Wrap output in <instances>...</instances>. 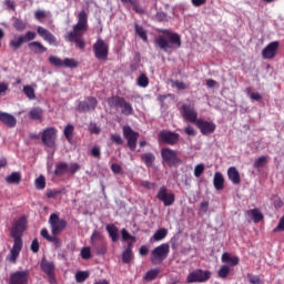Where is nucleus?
Masks as SVG:
<instances>
[{
	"mask_svg": "<svg viewBox=\"0 0 284 284\" xmlns=\"http://www.w3.org/2000/svg\"><path fill=\"white\" fill-rule=\"evenodd\" d=\"M173 88H176L178 90H187V84L183 81L174 80L172 81Z\"/></svg>",
	"mask_w": 284,
	"mask_h": 284,
	"instance_id": "nucleus-54",
	"label": "nucleus"
},
{
	"mask_svg": "<svg viewBox=\"0 0 284 284\" xmlns=\"http://www.w3.org/2000/svg\"><path fill=\"white\" fill-rule=\"evenodd\" d=\"M121 234L122 241H136V237L132 236L125 229H122Z\"/></svg>",
	"mask_w": 284,
	"mask_h": 284,
	"instance_id": "nucleus-53",
	"label": "nucleus"
},
{
	"mask_svg": "<svg viewBox=\"0 0 284 284\" xmlns=\"http://www.w3.org/2000/svg\"><path fill=\"white\" fill-rule=\"evenodd\" d=\"M91 154L94 159H101V148L99 146H93L91 149Z\"/></svg>",
	"mask_w": 284,
	"mask_h": 284,
	"instance_id": "nucleus-61",
	"label": "nucleus"
},
{
	"mask_svg": "<svg viewBox=\"0 0 284 284\" xmlns=\"http://www.w3.org/2000/svg\"><path fill=\"white\" fill-rule=\"evenodd\" d=\"M221 261H222V263H226V265H229V267H236V265H239V263H241V260L239 258V256L232 255L227 252L222 254Z\"/></svg>",
	"mask_w": 284,
	"mask_h": 284,
	"instance_id": "nucleus-23",
	"label": "nucleus"
},
{
	"mask_svg": "<svg viewBox=\"0 0 284 284\" xmlns=\"http://www.w3.org/2000/svg\"><path fill=\"white\" fill-rule=\"evenodd\" d=\"M213 185L215 190H223L225 187V178H223V173L216 172L214 174Z\"/></svg>",
	"mask_w": 284,
	"mask_h": 284,
	"instance_id": "nucleus-27",
	"label": "nucleus"
},
{
	"mask_svg": "<svg viewBox=\"0 0 284 284\" xmlns=\"http://www.w3.org/2000/svg\"><path fill=\"white\" fill-rule=\"evenodd\" d=\"M62 65H64V68H79V62L73 58H65Z\"/></svg>",
	"mask_w": 284,
	"mask_h": 284,
	"instance_id": "nucleus-45",
	"label": "nucleus"
},
{
	"mask_svg": "<svg viewBox=\"0 0 284 284\" xmlns=\"http://www.w3.org/2000/svg\"><path fill=\"white\" fill-rule=\"evenodd\" d=\"M180 138L181 135H179V133L166 130H162L158 134L159 143H164L165 145H176Z\"/></svg>",
	"mask_w": 284,
	"mask_h": 284,
	"instance_id": "nucleus-13",
	"label": "nucleus"
},
{
	"mask_svg": "<svg viewBox=\"0 0 284 284\" xmlns=\"http://www.w3.org/2000/svg\"><path fill=\"white\" fill-rule=\"evenodd\" d=\"M40 270L45 273L50 284H57V265H54V262L42 257L40 262Z\"/></svg>",
	"mask_w": 284,
	"mask_h": 284,
	"instance_id": "nucleus-9",
	"label": "nucleus"
},
{
	"mask_svg": "<svg viewBox=\"0 0 284 284\" xmlns=\"http://www.w3.org/2000/svg\"><path fill=\"white\" fill-rule=\"evenodd\" d=\"M161 274V270L159 268H153L146 272V274L143 276L144 281H148L149 283L152 281H156V276Z\"/></svg>",
	"mask_w": 284,
	"mask_h": 284,
	"instance_id": "nucleus-31",
	"label": "nucleus"
},
{
	"mask_svg": "<svg viewBox=\"0 0 284 284\" xmlns=\"http://www.w3.org/2000/svg\"><path fill=\"white\" fill-rule=\"evenodd\" d=\"M205 172V164H197L194 168V176L196 179L201 178V175Z\"/></svg>",
	"mask_w": 284,
	"mask_h": 284,
	"instance_id": "nucleus-50",
	"label": "nucleus"
},
{
	"mask_svg": "<svg viewBox=\"0 0 284 284\" xmlns=\"http://www.w3.org/2000/svg\"><path fill=\"white\" fill-rule=\"evenodd\" d=\"M0 123H3L7 128H17V118L8 112L0 111Z\"/></svg>",
	"mask_w": 284,
	"mask_h": 284,
	"instance_id": "nucleus-22",
	"label": "nucleus"
},
{
	"mask_svg": "<svg viewBox=\"0 0 284 284\" xmlns=\"http://www.w3.org/2000/svg\"><path fill=\"white\" fill-rule=\"evenodd\" d=\"M79 170H81V166L79 165V163H71L68 166V171L67 172H70V174H77V172H79Z\"/></svg>",
	"mask_w": 284,
	"mask_h": 284,
	"instance_id": "nucleus-56",
	"label": "nucleus"
},
{
	"mask_svg": "<svg viewBox=\"0 0 284 284\" xmlns=\"http://www.w3.org/2000/svg\"><path fill=\"white\" fill-rule=\"evenodd\" d=\"M161 156L163 163H166L169 168H179L183 161L179 158V153L171 148H162L161 149Z\"/></svg>",
	"mask_w": 284,
	"mask_h": 284,
	"instance_id": "nucleus-6",
	"label": "nucleus"
},
{
	"mask_svg": "<svg viewBox=\"0 0 284 284\" xmlns=\"http://www.w3.org/2000/svg\"><path fill=\"white\" fill-rule=\"evenodd\" d=\"M105 240H103V235L101 234V232L99 231H94L91 235V243H92V247H97L98 243H101Z\"/></svg>",
	"mask_w": 284,
	"mask_h": 284,
	"instance_id": "nucleus-37",
	"label": "nucleus"
},
{
	"mask_svg": "<svg viewBox=\"0 0 284 284\" xmlns=\"http://www.w3.org/2000/svg\"><path fill=\"white\" fill-rule=\"evenodd\" d=\"M34 17L38 21H41L42 19H45L47 14H45V11L43 10H37L34 12Z\"/></svg>",
	"mask_w": 284,
	"mask_h": 284,
	"instance_id": "nucleus-62",
	"label": "nucleus"
},
{
	"mask_svg": "<svg viewBox=\"0 0 284 284\" xmlns=\"http://www.w3.org/2000/svg\"><path fill=\"white\" fill-rule=\"evenodd\" d=\"M29 119L31 121H41L43 119V109L41 106H34L29 111Z\"/></svg>",
	"mask_w": 284,
	"mask_h": 284,
	"instance_id": "nucleus-26",
	"label": "nucleus"
},
{
	"mask_svg": "<svg viewBox=\"0 0 284 284\" xmlns=\"http://www.w3.org/2000/svg\"><path fill=\"white\" fill-rule=\"evenodd\" d=\"M211 278L212 272L196 270L187 275L186 283H206V281H210Z\"/></svg>",
	"mask_w": 284,
	"mask_h": 284,
	"instance_id": "nucleus-12",
	"label": "nucleus"
},
{
	"mask_svg": "<svg viewBox=\"0 0 284 284\" xmlns=\"http://www.w3.org/2000/svg\"><path fill=\"white\" fill-rule=\"evenodd\" d=\"M142 187H145V190H156V183L150 182V181H142L140 183Z\"/></svg>",
	"mask_w": 284,
	"mask_h": 284,
	"instance_id": "nucleus-55",
	"label": "nucleus"
},
{
	"mask_svg": "<svg viewBox=\"0 0 284 284\" xmlns=\"http://www.w3.org/2000/svg\"><path fill=\"white\" fill-rule=\"evenodd\" d=\"M90 278V273L88 271H79L75 273L77 283H85Z\"/></svg>",
	"mask_w": 284,
	"mask_h": 284,
	"instance_id": "nucleus-38",
	"label": "nucleus"
},
{
	"mask_svg": "<svg viewBox=\"0 0 284 284\" xmlns=\"http://www.w3.org/2000/svg\"><path fill=\"white\" fill-rule=\"evenodd\" d=\"M170 254V244L169 243H163L159 246H156L152 252H151V263L153 265H161L168 258Z\"/></svg>",
	"mask_w": 284,
	"mask_h": 284,
	"instance_id": "nucleus-7",
	"label": "nucleus"
},
{
	"mask_svg": "<svg viewBox=\"0 0 284 284\" xmlns=\"http://www.w3.org/2000/svg\"><path fill=\"white\" fill-rule=\"evenodd\" d=\"M132 256H133V254H132V251H123V253H122V263H124V264H130V261H132Z\"/></svg>",
	"mask_w": 284,
	"mask_h": 284,
	"instance_id": "nucleus-49",
	"label": "nucleus"
},
{
	"mask_svg": "<svg viewBox=\"0 0 284 284\" xmlns=\"http://www.w3.org/2000/svg\"><path fill=\"white\" fill-rule=\"evenodd\" d=\"M182 116L190 123H196L199 120V113L194 110V106L190 104H183L181 108Z\"/></svg>",
	"mask_w": 284,
	"mask_h": 284,
	"instance_id": "nucleus-19",
	"label": "nucleus"
},
{
	"mask_svg": "<svg viewBox=\"0 0 284 284\" xmlns=\"http://www.w3.org/2000/svg\"><path fill=\"white\" fill-rule=\"evenodd\" d=\"M28 48L33 52V54H44V52H48V48L39 41L30 42Z\"/></svg>",
	"mask_w": 284,
	"mask_h": 284,
	"instance_id": "nucleus-24",
	"label": "nucleus"
},
{
	"mask_svg": "<svg viewBox=\"0 0 284 284\" xmlns=\"http://www.w3.org/2000/svg\"><path fill=\"white\" fill-rule=\"evenodd\" d=\"M64 136L69 143H72V139L74 136V125L68 124L64 128Z\"/></svg>",
	"mask_w": 284,
	"mask_h": 284,
	"instance_id": "nucleus-36",
	"label": "nucleus"
},
{
	"mask_svg": "<svg viewBox=\"0 0 284 284\" xmlns=\"http://www.w3.org/2000/svg\"><path fill=\"white\" fill-rule=\"evenodd\" d=\"M7 183L11 185H19L21 183V173L20 172H12L10 175L6 178Z\"/></svg>",
	"mask_w": 284,
	"mask_h": 284,
	"instance_id": "nucleus-29",
	"label": "nucleus"
},
{
	"mask_svg": "<svg viewBox=\"0 0 284 284\" xmlns=\"http://www.w3.org/2000/svg\"><path fill=\"white\" fill-rule=\"evenodd\" d=\"M49 243H53L55 250H59V247L63 245V242L61 239H59V235H52Z\"/></svg>",
	"mask_w": 284,
	"mask_h": 284,
	"instance_id": "nucleus-48",
	"label": "nucleus"
},
{
	"mask_svg": "<svg viewBox=\"0 0 284 284\" xmlns=\"http://www.w3.org/2000/svg\"><path fill=\"white\" fill-rule=\"evenodd\" d=\"M94 250H97V254H99L100 256H103V254H106L108 252V246L105 244V241L102 242H98L97 246H93Z\"/></svg>",
	"mask_w": 284,
	"mask_h": 284,
	"instance_id": "nucleus-40",
	"label": "nucleus"
},
{
	"mask_svg": "<svg viewBox=\"0 0 284 284\" xmlns=\"http://www.w3.org/2000/svg\"><path fill=\"white\" fill-rule=\"evenodd\" d=\"M59 194H62L61 190H54V189L47 190V199H57Z\"/></svg>",
	"mask_w": 284,
	"mask_h": 284,
	"instance_id": "nucleus-51",
	"label": "nucleus"
},
{
	"mask_svg": "<svg viewBox=\"0 0 284 284\" xmlns=\"http://www.w3.org/2000/svg\"><path fill=\"white\" fill-rule=\"evenodd\" d=\"M156 199L159 201H162V203L165 205V207H170V205H173L174 202L176 201V196L174 193H168V187L166 186H161L158 194Z\"/></svg>",
	"mask_w": 284,
	"mask_h": 284,
	"instance_id": "nucleus-16",
	"label": "nucleus"
},
{
	"mask_svg": "<svg viewBox=\"0 0 284 284\" xmlns=\"http://www.w3.org/2000/svg\"><path fill=\"white\" fill-rule=\"evenodd\" d=\"M93 54L98 61H108V54H110V47L105 41L99 38L93 44Z\"/></svg>",
	"mask_w": 284,
	"mask_h": 284,
	"instance_id": "nucleus-10",
	"label": "nucleus"
},
{
	"mask_svg": "<svg viewBox=\"0 0 284 284\" xmlns=\"http://www.w3.org/2000/svg\"><path fill=\"white\" fill-rule=\"evenodd\" d=\"M111 171L113 172V174H121L122 169L118 163H113L111 164Z\"/></svg>",
	"mask_w": 284,
	"mask_h": 284,
	"instance_id": "nucleus-64",
	"label": "nucleus"
},
{
	"mask_svg": "<svg viewBox=\"0 0 284 284\" xmlns=\"http://www.w3.org/2000/svg\"><path fill=\"white\" fill-rule=\"evenodd\" d=\"M34 185L37 190H45V176L40 175L39 178H37Z\"/></svg>",
	"mask_w": 284,
	"mask_h": 284,
	"instance_id": "nucleus-46",
	"label": "nucleus"
},
{
	"mask_svg": "<svg viewBox=\"0 0 284 284\" xmlns=\"http://www.w3.org/2000/svg\"><path fill=\"white\" fill-rule=\"evenodd\" d=\"M277 50L278 41L271 42L262 51L263 59H274L276 57Z\"/></svg>",
	"mask_w": 284,
	"mask_h": 284,
	"instance_id": "nucleus-21",
	"label": "nucleus"
},
{
	"mask_svg": "<svg viewBox=\"0 0 284 284\" xmlns=\"http://www.w3.org/2000/svg\"><path fill=\"white\" fill-rule=\"evenodd\" d=\"M65 172H68V163L60 162V163L55 164V170H54L55 176H63V174H65Z\"/></svg>",
	"mask_w": 284,
	"mask_h": 284,
	"instance_id": "nucleus-33",
	"label": "nucleus"
},
{
	"mask_svg": "<svg viewBox=\"0 0 284 284\" xmlns=\"http://www.w3.org/2000/svg\"><path fill=\"white\" fill-rule=\"evenodd\" d=\"M273 232H284V216L280 219V222Z\"/></svg>",
	"mask_w": 284,
	"mask_h": 284,
	"instance_id": "nucleus-63",
	"label": "nucleus"
},
{
	"mask_svg": "<svg viewBox=\"0 0 284 284\" xmlns=\"http://www.w3.org/2000/svg\"><path fill=\"white\" fill-rule=\"evenodd\" d=\"M49 63H51V65H54L55 68L63 67V60H61L59 57H54V55L49 57Z\"/></svg>",
	"mask_w": 284,
	"mask_h": 284,
	"instance_id": "nucleus-47",
	"label": "nucleus"
},
{
	"mask_svg": "<svg viewBox=\"0 0 284 284\" xmlns=\"http://www.w3.org/2000/svg\"><path fill=\"white\" fill-rule=\"evenodd\" d=\"M23 93L26 94L27 99H30V101L37 99V94H34V88H32V85H24Z\"/></svg>",
	"mask_w": 284,
	"mask_h": 284,
	"instance_id": "nucleus-39",
	"label": "nucleus"
},
{
	"mask_svg": "<svg viewBox=\"0 0 284 284\" xmlns=\"http://www.w3.org/2000/svg\"><path fill=\"white\" fill-rule=\"evenodd\" d=\"M138 85L140 88H148V85H150V79L148 78V75H145V73H142L139 78H138Z\"/></svg>",
	"mask_w": 284,
	"mask_h": 284,
	"instance_id": "nucleus-42",
	"label": "nucleus"
},
{
	"mask_svg": "<svg viewBox=\"0 0 284 284\" xmlns=\"http://www.w3.org/2000/svg\"><path fill=\"white\" fill-rule=\"evenodd\" d=\"M195 125L204 136H207V134H214L216 131V124H214V122L205 121L203 119H197Z\"/></svg>",
	"mask_w": 284,
	"mask_h": 284,
	"instance_id": "nucleus-18",
	"label": "nucleus"
},
{
	"mask_svg": "<svg viewBox=\"0 0 284 284\" xmlns=\"http://www.w3.org/2000/svg\"><path fill=\"white\" fill-rule=\"evenodd\" d=\"M108 105L109 108H114L115 110H121V114L124 116H132L134 114V108H132V104L130 102L125 101V98L113 95L108 99Z\"/></svg>",
	"mask_w": 284,
	"mask_h": 284,
	"instance_id": "nucleus-4",
	"label": "nucleus"
},
{
	"mask_svg": "<svg viewBox=\"0 0 284 284\" xmlns=\"http://www.w3.org/2000/svg\"><path fill=\"white\" fill-rule=\"evenodd\" d=\"M227 176L234 185H239V183H241V174L239 173V170H236L234 166H231L227 170Z\"/></svg>",
	"mask_w": 284,
	"mask_h": 284,
	"instance_id": "nucleus-25",
	"label": "nucleus"
},
{
	"mask_svg": "<svg viewBox=\"0 0 284 284\" xmlns=\"http://www.w3.org/2000/svg\"><path fill=\"white\" fill-rule=\"evenodd\" d=\"M123 136L126 139V145L131 152L136 150V142L139 141V132L132 130V126L124 125L122 129Z\"/></svg>",
	"mask_w": 284,
	"mask_h": 284,
	"instance_id": "nucleus-11",
	"label": "nucleus"
},
{
	"mask_svg": "<svg viewBox=\"0 0 284 284\" xmlns=\"http://www.w3.org/2000/svg\"><path fill=\"white\" fill-rule=\"evenodd\" d=\"M248 216H252L254 223H261V220L263 219V213L258 211V209H252L246 212Z\"/></svg>",
	"mask_w": 284,
	"mask_h": 284,
	"instance_id": "nucleus-32",
	"label": "nucleus"
},
{
	"mask_svg": "<svg viewBox=\"0 0 284 284\" xmlns=\"http://www.w3.org/2000/svg\"><path fill=\"white\" fill-rule=\"evenodd\" d=\"M37 39V33L34 31H28L26 34H14L13 39L9 41V47L13 52L21 50L23 43H30Z\"/></svg>",
	"mask_w": 284,
	"mask_h": 284,
	"instance_id": "nucleus-5",
	"label": "nucleus"
},
{
	"mask_svg": "<svg viewBox=\"0 0 284 284\" xmlns=\"http://www.w3.org/2000/svg\"><path fill=\"white\" fill-rule=\"evenodd\" d=\"M85 32H88V13L82 10L79 12L78 22L73 30L67 33L64 39L70 43H75L77 48L83 50L85 48V40H83Z\"/></svg>",
	"mask_w": 284,
	"mask_h": 284,
	"instance_id": "nucleus-2",
	"label": "nucleus"
},
{
	"mask_svg": "<svg viewBox=\"0 0 284 284\" xmlns=\"http://www.w3.org/2000/svg\"><path fill=\"white\" fill-rule=\"evenodd\" d=\"M41 245L39 244V240L34 239L31 243L30 250L33 252V254H37L40 250Z\"/></svg>",
	"mask_w": 284,
	"mask_h": 284,
	"instance_id": "nucleus-57",
	"label": "nucleus"
},
{
	"mask_svg": "<svg viewBox=\"0 0 284 284\" xmlns=\"http://www.w3.org/2000/svg\"><path fill=\"white\" fill-rule=\"evenodd\" d=\"M57 132V129L53 126L44 129L41 136L43 145L47 148H55Z\"/></svg>",
	"mask_w": 284,
	"mask_h": 284,
	"instance_id": "nucleus-14",
	"label": "nucleus"
},
{
	"mask_svg": "<svg viewBox=\"0 0 284 284\" xmlns=\"http://www.w3.org/2000/svg\"><path fill=\"white\" fill-rule=\"evenodd\" d=\"M141 160L146 165V168H152L156 158L154 156L153 153H144L141 155Z\"/></svg>",
	"mask_w": 284,
	"mask_h": 284,
	"instance_id": "nucleus-30",
	"label": "nucleus"
},
{
	"mask_svg": "<svg viewBox=\"0 0 284 284\" xmlns=\"http://www.w3.org/2000/svg\"><path fill=\"white\" fill-rule=\"evenodd\" d=\"M135 34L142 39V41L148 42V31L142 26L135 23Z\"/></svg>",
	"mask_w": 284,
	"mask_h": 284,
	"instance_id": "nucleus-35",
	"label": "nucleus"
},
{
	"mask_svg": "<svg viewBox=\"0 0 284 284\" xmlns=\"http://www.w3.org/2000/svg\"><path fill=\"white\" fill-rule=\"evenodd\" d=\"M266 163H267V156L262 155L255 160L253 168H255V170H260V168H265Z\"/></svg>",
	"mask_w": 284,
	"mask_h": 284,
	"instance_id": "nucleus-41",
	"label": "nucleus"
},
{
	"mask_svg": "<svg viewBox=\"0 0 284 284\" xmlns=\"http://www.w3.org/2000/svg\"><path fill=\"white\" fill-rule=\"evenodd\" d=\"M28 225V219L21 216L16 220L11 226L10 236L13 239V246L8 255V261L10 263H17L21 250H23V232H26V226Z\"/></svg>",
	"mask_w": 284,
	"mask_h": 284,
	"instance_id": "nucleus-1",
	"label": "nucleus"
},
{
	"mask_svg": "<svg viewBox=\"0 0 284 284\" xmlns=\"http://www.w3.org/2000/svg\"><path fill=\"white\" fill-rule=\"evenodd\" d=\"M81 256H82V258H84V261H88V258H91L92 253L90 251V247H83L81 250Z\"/></svg>",
	"mask_w": 284,
	"mask_h": 284,
	"instance_id": "nucleus-58",
	"label": "nucleus"
},
{
	"mask_svg": "<svg viewBox=\"0 0 284 284\" xmlns=\"http://www.w3.org/2000/svg\"><path fill=\"white\" fill-rule=\"evenodd\" d=\"M165 236H168V229H160L153 234L151 241H155V242L163 241Z\"/></svg>",
	"mask_w": 284,
	"mask_h": 284,
	"instance_id": "nucleus-34",
	"label": "nucleus"
},
{
	"mask_svg": "<svg viewBox=\"0 0 284 284\" xmlns=\"http://www.w3.org/2000/svg\"><path fill=\"white\" fill-rule=\"evenodd\" d=\"M155 21L163 22L168 21V13L160 11L155 14Z\"/></svg>",
	"mask_w": 284,
	"mask_h": 284,
	"instance_id": "nucleus-60",
	"label": "nucleus"
},
{
	"mask_svg": "<svg viewBox=\"0 0 284 284\" xmlns=\"http://www.w3.org/2000/svg\"><path fill=\"white\" fill-rule=\"evenodd\" d=\"M49 225L51 227V234L53 236H59V234L68 227V221L59 217V214L52 213L49 217Z\"/></svg>",
	"mask_w": 284,
	"mask_h": 284,
	"instance_id": "nucleus-8",
	"label": "nucleus"
},
{
	"mask_svg": "<svg viewBox=\"0 0 284 284\" xmlns=\"http://www.w3.org/2000/svg\"><path fill=\"white\" fill-rule=\"evenodd\" d=\"M13 28L17 30V32H23V30H26V23L23 20L16 18L13 21Z\"/></svg>",
	"mask_w": 284,
	"mask_h": 284,
	"instance_id": "nucleus-44",
	"label": "nucleus"
},
{
	"mask_svg": "<svg viewBox=\"0 0 284 284\" xmlns=\"http://www.w3.org/2000/svg\"><path fill=\"white\" fill-rule=\"evenodd\" d=\"M219 278H226L230 276V265H222L221 268L217 271Z\"/></svg>",
	"mask_w": 284,
	"mask_h": 284,
	"instance_id": "nucleus-43",
	"label": "nucleus"
},
{
	"mask_svg": "<svg viewBox=\"0 0 284 284\" xmlns=\"http://www.w3.org/2000/svg\"><path fill=\"white\" fill-rule=\"evenodd\" d=\"M110 139L115 145H123V138L119 133L111 134Z\"/></svg>",
	"mask_w": 284,
	"mask_h": 284,
	"instance_id": "nucleus-52",
	"label": "nucleus"
},
{
	"mask_svg": "<svg viewBox=\"0 0 284 284\" xmlns=\"http://www.w3.org/2000/svg\"><path fill=\"white\" fill-rule=\"evenodd\" d=\"M247 278H248V282L251 284H262L263 282L261 281V277H258L257 275H252V274H248L247 275Z\"/></svg>",
	"mask_w": 284,
	"mask_h": 284,
	"instance_id": "nucleus-59",
	"label": "nucleus"
},
{
	"mask_svg": "<svg viewBox=\"0 0 284 284\" xmlns=\"http://www.w3.org/2000/svg\"><path fill=\"white\" fill-rule=\"evenodd\" d=\"M181 36L176 32H172L170 29H159V36L155 38V45L168 52V50H174L181 48Z\"/></svg>",
	"mask_w": 284,
	"mask_h": 284,
	"instance_id": "nucleus-3",
	"label": "nucleus"
},
{
	"mask_svg": "<svg viewBox=\"0 0 284 284\" xmlns=\"http://www.w3.org/2000/svg\"><path fill=\"white\" fill-rule=\"evenodd\" d=\"M111 241L113 243H116V241H119V227H116V225L114 224H108L105 227Z\"/></svg>",
	"mask_w": 284,
	"mask_h": 284,
	"instance_id": "nucleus-28",
	"label": "nucleus"
},
{
	"mask_svg": "<svg viewBox=\"0 0 284 284\" xmlns=\"http://www.w3.org/2000/svg\"><path fill=\"white\" fill-rule=\"evenodd\" d=\"M99 105V100L94 97H88L84 101L78 103V112H94Z\"/></svg>",
	"mask_w": 284,
	"mask_h": 284,
	"instance_id": "nucleus-15",
	"label": "nucleus"
},
{
	"mask_svg": "<svg viewBox=\"0 0 284 284\" xmlns=\"http://www.w3.org/2000/svg\"><path fill=\"white\" fill-rule=\"evenodd\" d=\"M30 278V271H16L11 273L9 278V284H28V280Z\"/></svg>",
	"mask_w": 284,
	"mask_h": 284,
	"instance_id": "nucleus-17",
	"label": "nucleus"
},
{
	"mask_svg": "<svg viewBox=\"0 0 284 284\" xmlns=\"http://www.w3.org/2000/svg\"><path fill=\"white\" fill-rule=\"evenodd\" d=\"M37 32L39 37L43 39V41H47V43H49V45H54V47L59 45V41H57V37H54V34H52V32H50L48 29L43 27H38Z\"/></svg>",
	"mask_w": 284,
	"mask_h": 284,
	"instance_id": "nucleus-20",
	"label": "nucleus"
}]
</instances>
